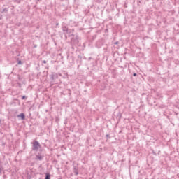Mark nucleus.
<instances>
[{"label": "nucleus", "instance_id": "30", "mask_svg": "<svg viewBox=\"0 0 179 179\" xmlns=\"http://www.w3.org/2000/svg\"><path fill=\"white\" fill-rule=\"evenodd\" d=\"M153 155H156V152H155V151L152 152Z\"/></svg>", "mask_w": 179, "mask_h": 179}, {"label": "nucleus", "instance_id": "23", "mask_svg": "<svg viewBox=\"0 0 179 179\" xmlns=\"http://www.w3.org/2000/svg\"><path fill=\"white\" fill-rule=\"evenodd\" d=\"M42 64H47V61L45 60L42 61Z\"/></svg>", "mask_w": 179, "mask_h": 179}, {"label": "nucleus", "instance_id": "29", "mask_svg": "<svg viewBox=\"0 0 179 179\" xmlns=\"http://www.w3.org/2000/svg\"><path fill=\"white\" fill-rule=\"evenodd\" d=\"M56 26H57V27L59 26V23L57 22V23H56Z\"/></svg>", "mask_w": 179, "mask_h": 179}, {"label": "nucleus", "instance_id": "20", "mask_svg": "<svg viewBox=\"0 0 179 179\" xmlns=\"http://www.w3.org/2000/svg\"><path fill=\"white\" fill-rule=\"evenodd\" d=\"M27 99V97L26 96L24 95V96H22V100H24V99Z\"/></svg>", "mask_w": 179, "mask_h": 179}, {"label": "nucleus", "instance_id": "18", "mask_svg": "<svg viewBox=\"0 0 179 179\" xmlns=\"http://www.w3.org/2000/svg\"><path fill=\"white\" fill-rule=\"evenodd\" d=\"M2 17H3V15H2V13H0V20H2Z\"/></svg>", "mask_w": 179, "mask_h": 179}, {"label": "nucleus", "instance_id": "3", "mask_svg": "<svg viewBox=\"0 0 179 179\" xmlns=\"http://www.w3.org/2000/svg\"><path fill=\"white\" fill-rule=\"evenodd\" d=\"M62 30L63 31V34H68V33H71L72 29H69L66 26H62Z\"/></svg>", "mask_w": 179, "mask_h": 179}, {"label": "nucleus", "instance_id": "33", "mask_svg": "<svg viewBox=\"0 0 179 179\" xmlns=\"http://www.w3.org/2000/svg\"><path fill=\"white\" fill-rule=\"evenodd\" d=\"M15 8L14 6H13V8Z\"/></svg>", "mask_w": 179, "mask_h": 179}, {"label": "nucleus", "instance_id": "26", "mask_svg": "<svg viewBox=\"0 0 179 179\" xmlns=\"http://www.w3.org/2000/svg\"><path fill=\"white\" fill-rule=\"evenodd\" d=\"M64 36H65V39L68 40V36H66V34H64Z\"/></svg>", "mask_w": 179, "mask_h": 179}, {"label": "nucleus", "instance_id": "14", "mask_svg": "<svg viewBox=\"0 0 179 179\" xmlns=\"http://www.w3.org/2000/svg\"><path fill=\"white\" fill-rule=\"evenodd\" d=\"M27 179H31V175L27 173Z\"/></svg>", "mask_w": 179, "mask_h": 179}, {"label": "nucleus", "instance_id": "16", "mask_svg": "<svg viewBox=\"0 0 179 179\" xmlns=\"http://www.w3.org/2000/svg\"><path fill=\"white\" fill-rule=\"evenodd\" d=\"M17 64L18 65H22V60H18L17 61Z\"/></svg>", "mask_w": 179, "mask_h": 179}, {"label": "nucleus", "instance_id": "27", "mask_svg": "<svg viewBox=\"0 0 179 179\" xmlns=\"http://www.w3.org/2000/svg\"><path fill=\"white\" fill-rule=\"evenodd\" d=\"M119 43H120V42L116 41V42L114 43V44L117 45V44H119Z\"/></svg>", "mask_w": 179, "mask_h": 179}, {"label": "nucleus", "instance_id": "6", "mask_svg": "<svg viewBox=\"0 0 179 179\" xmlns=\"http://www.w3.org/2000/svg\"><path fill=\"white\" fill-rule=\"evenodd\" d=\"M17 118H20L22 120V121H24V120H26V115H24L23 113H21L20 115H17Z\"/></svg>", "mask_w": 179, "mask_h": 179}, {"label": "nucleus", "instance_id": "32", "mask_svg": "<svg viewBox=\"0 0 179 179\" xmlns=\"http://www.w3.org/2000/svg\"><path fill=\"white\" fill-rule=\"evenodd\" d=\"M69 96H71V92L69 93Z\"/></svg>", "mask_w": 179, "mask_h": 179}, {"label": "nucleus", "instance_id": "15", "mask_svg": "<svg viewBox=\"0 0 179 179\" xmlns=\"http://www.w3.org/2000/svg\"><path fill=\"white\" fill-rule=\"evenodd\" d=\"M122 117V114L121 113H117V118H121Z\"/></svg>", "mask_w": 179, "mask_h": 179}, {"label": "nucleus", "instance_id": "21", "mask_svg": "<svg viewBox=\"0 0 179 179\" xmlns=\"http://www.w3.org/2000/svg\"><path fill=\"white\" fill-rule=\"evenodd\" d=\"M17 85H18V87H22V83H17Z\"/></svg>", "mask_w": 179, "mask_h": 179}, {"label": "nucleus", "instance_id": "2", "mask_svg": "<svg viewBox=\"0 0 179 179\" xmlns=\"http://www.w3.org/2000/svg\"><path fill=\"white\" fill-rule=\"evenodd\" d=\"M50 83H55V80H57V79H58V74H57V73H55V72H52L50 75Z\"/></svg>", "mask_w": 179, "mask_h": 179}, {"label": "nucleus", "instance_id": "17", "mask_svg": "<svg viewBox=\"0 0 179 179\" xmlns=\"http://www.w3.org/2000/svg\"><path fill=\"white\" fill-rule=\"evenodd\" d=\"M95 2H96L97 3H100L101 2V0H94Z\"/></svg>", "mask_w": 179, "mask_h": 179}, {"label": "nucleus", "instance_id": "5", "mask_svg": "<svg viewBox=\"0 0 179 179\" xmlns=\"http://www.w3.org/2000/svg\"><path fill=\"white\" fill-rule=\"evenodd\" d=\"M71 42H73V44H78L79 43V38L78 36H73V38H71Z\"/></svg>", "mask_w": 179, "mask_h": 179}, {"label": "nucleus", "instance_id": "9", "mask_svg": "<svg viewBox=\"0 0 179 179\" xmlns=\"http://www.w3.org/2000/svg\"><path fill=\"white\" fill-rule=\"evenodd\" d=\"M73 31H75V29H72L71 31H70V33H68L67 34L69 35V37H72V36H73V37L75 36V35H73Z\"/></svg>", "mask_w": 179, "mask_h": 179}, {"label": "nucleus", "instance_id": "7", "mask_svg": "<svg viewBox=\"0 0 179 179\" xmlns=\"http://www.w3.org/2000/svg\"><path fill=\"white\" fill-rule=\"evenodd\" d=\"M79 167L78 166H74L73 169V173H75L76 176L79 174Z\"/></svg>", "mask_w": 179, "mask_h": 179}, {"label": "nucleus", "instance_id": "11", "mask_svg": "<svg viewBox=\"0 0 179 179\" xmlns=\"http://www.w3.org/2000/svg\"><path fill=\"white\" fill-rule=\"evenodd\" d=\"M45 179H51V175L48 173H45Z\"/></svg>", "mask_w": 179, "mask_h": 179}, {"label": "nucleus", "instance_id": "10", "mask_svg": "<svg viewBox=\"0 0 179 179\" xmlns=\"http://www.w3.org/2000/svg\"><path fill=\"white\" fill-rule=\"evenodd\" d=\"M8 10H9V8H5L1 11V13H8Z\"/></svg>", "mask_w": 179, "mask_h": 179}, {"label": "nucleus", "instance_id": "12", "mask_svg": "<svg viewBox=\"0 0 179 179\" xmlns=\"http://www.w3.org/2000/svg\"><path fill=\"white\" fill-rule=\"evenodd\" d=\"M13 2H15V3H20L22 2V0H13Z\"/></svg>", "mask_w": 179, "mask_h": 179}, {"label": "nucleus", "instance_id": "28", "mask_svg": "<svg viewBox=\"0 0 179 179\" xmlns=\"http://www.w3.org/2000/svg\"><path fill=\"white\" fill-rule=\"evenodd\" d=\"M34 48H37V45H34Z\"/></svg>", "mask_w": 179, "mask_h": 179}, {"label": "nucleus", "instance_id": "19", "mask_svg": "<svg viewBox=\"0 0 179 179\" xmlns=\"http://www.w3.org/2000/svg\"><path fill=\"white\" fill-rule=\"evenodd\" d=\"M78 59H82V55H78Z\"/></svg>", "mask_w": 179, "mask_h": 179}, {"label": "nucleus", "instance_id": "25", "mask_svg": "<svg viewBox=\"0 0 179 179\" xmlns=\"http://www.w3.org/2000/svg\"><path fill=\"white\" fill-rule=\"evenodd\" d=\"M18 79H19L20 80H22V76H18Z\"/></svg>", "mask_w": 179, "mask_h": 179}, {"label": "nucleus", "instance_id": "1", "mask_svg": "<svg viewBox=\"0 0 179 179\" xmlns=\"http://www.w3.org/2000/svg\"><path fill=\"white\" fill-rule=\"evenodd\" d=\"M31 143L32 150L34 152H38V149H41V144H40V143L38 141L34 140V142Z\"/></svg>", "mask_w": 179, "mask_h": 179}, {"label": "nucleus", "instance_id": "13", "mask_svg": "<svg viewBox=\"0 0 179 179\" xmlns=\"http://www.w3.org/2000/svg\"><path fill=\"white\" fill-rule=\"evenodd\" d=\"M2 170H3V167L0 164V174H2Z\"/></svg>", "mask_w": 179, "mask_h": 179}, {"label": "nucleus", "instance_id": "4", "mask_svg": "<svg viewBox=\"0 0 179 179\" xmlns=\"http://www.w3.org/2000/svg\"><path fill=\"white\" fill-rule=\"evenodd\" d=\"M44 159V155H41V153L38 152V155H36L35 160L41 161Z\"/></svg>", "mask_w": 179, "mask_h": 179}, {"label": "nucleus", "instance_id": "31", "mask_svg": "<svg viewBox=\"0 0 179 179\" xmlns=\"http://www.w3.org/2000/svg\"><path fill=\"white\" fill-rule=\"evenodd\" d=\"M38 2H40V0H36Z\"/></svg>", "mask_w": 179, "mask_h": 179}, {"label": "nucleus", "instance_id": "8", "mask_svg": "<svg viewBox=\"0 0 179 179\" xmlns=\"http://www.w3.org/2000/svg\"><path fill=\"white\" fill-rule=\"evenodd\" d=\"M91 59H92V61H93L92 66H96V62H97V60H94V59H93L92 57L88 58V61H91Z\"/></svg>", "mask_w": 179, "mask_h": 179}, {"label": "nucleus", "instance_id": "22", "mask_svg": "<svg viewBox=\"0 0 179 179\" xmlns=\"http://www.w3.org/2000/svg\"><path fill=\"white\" fill-rule=\"evenodd\" d=\"M106 137L107 138H109V139H110V138L109 134H106Z\"/></svg>", "mask_w": 179, "mask_h": 179}, {"label": "nucleus", "instance_id": "24", "mask_svg": "<svg viewBox=\"0 0 179 179\" xmlns=\"http://www.w3.org/2000/svg\"><path fill=\"white\" fill-rule=\"evenodd\" d=\"M133 76H138V74L136 73H134Z\"/></svg>", "mask_w": 179, "mask_h": 179}]
</instances>
